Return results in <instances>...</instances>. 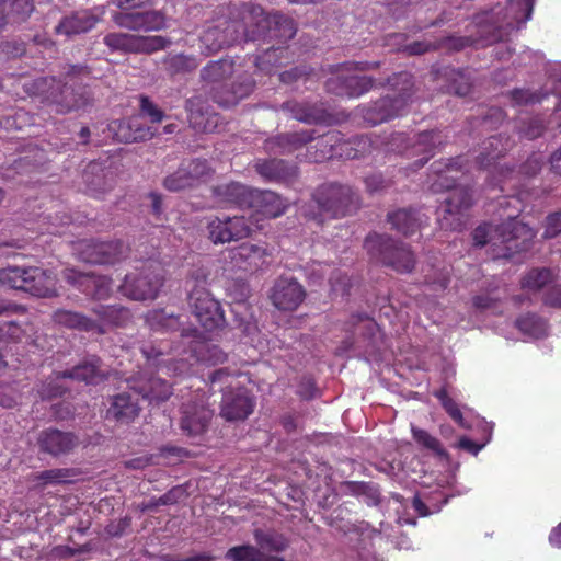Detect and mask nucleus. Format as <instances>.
<instances>
[{"label":"nucleus","instance_id":"4","mask_svg":"<svg viewBox=\"0 0 561 561\" xmlns=\"http://www.w3.org/2000/svg\"><path fill=\"white\" fill-rule=\"evenodd\" d=\"M202 81L215 85L218 84L222 89H228L227 94L220 95L216 93L214 99L221 106H230L239 100L249 95L252 91L254 81L248 75L241 73L239 67L232 59H220L210 61L201 70Z\"/></svg>","mask_w":561,"mask_h":561},{"label":"nucleus","instance_id":"27","mask_svg":"<svg viewBox=\"0 0 561 561\" xmlns=\"http://www.w3.org/2000/svg\"><path fill=\"white\" fill-rule=\"evenodd\" d=\"M251 191L252 188L238 182L220 184L213 188L214 203L219 207L236 205L247 208Z\"/></svg>","mask_w":561,"mask_h":561},{"label":"nucleus","instance_id":"28","mask_svg":"<svg viewBox=\"0 0 561 561\" xmlns=\"http://www.w3.org/2000/svg\"><path fill=\"white\" fill-rule=\"evenodd\" d=\"M111 128L115 130L116 139L122 142L145 141L157 133L156 128L142 125L138 117L114 122Z\"/></svg>","mask_w":561,"mask_h":561},{"label":"nucleus","instance_id":"60","mask_svg":"<svg viewBox=\"0 0 561 561\" xmlns=\"http://www.w3.org/2000/svg\"><path fill=\"white\" fill-rule=\"evenodd\" d=\"M140 110L141 113L147 115L152 123H159L163 118V112L147 96L140 98Z\"/></svg>","mask_w":561,"mask_h":561},{"label":"nucleus","instance_id":"23","mask_svg":"<svg viewBox=\"0 0 561 561\" xmlns=\"http://www.w3.org/2000/svg\"><path fill=\"white\" fill-rule=\"evenodd\" d=\"M127 386L149 401L159 403L168 400L172 394V386L161 378L148 377L146 374H138L128 378Z\"/></svg>","mask_w":561,"mask_h":561},{"label":"nucleus","instance_id":"12","mask_svg":"<svg viewBox=\"0 0 561 561\" xmlns=\"http://www.w3.org/2000/svg\"><path fill=\"white\" fill-rule=\"evenodd\" d=\"M313 201L321 216L327 218L347 216L358 205V197L350 186L335 183L319 186L313 193Z\"/></svg>","mask_w":561,"mask_h":561},{"label":"nucleus","instance_id":"13","mask_svg":"<svg viewBox=\"0 0 561 561\" xmlns=\"http://www.w3.org/2000/svg\"><path fill=\"white\" fill-rule=\"evenodd\" d=\"M364 245L373 257L399 273H409L414 267L415 260L410 249L399 245L389 237L369 234Z\"/></svg>","mask_w":561,"mask_h":561},{"label":"nucleus","instance_id":"17","mask_svg":"<svg viewBox=\"0 0 561 561\" xmlns=\"http://www.w3.org/2000/svg\"><path fill=\"white\" fill-rule=\"evenodd\" d=\"M188 300L197 322L205 332H213L224 325L225 318L220 305L207 289H192Z\"/></svg>","mask_w":561,"mask_h":561},{"label":"nucleus","instance_id":"11","mask_svg":"<svg viewBox=\"0 0 561 561\" xmlns=\"http://www.w3.org/2000/svg\"><path fill=\"white\" fill-rule=\"evenodd\" d=\"M164 285V270L157 261H148L140 271L127 274L119 289L129 299L144 301L158 297Z\"/></svg>","mask_w":561,"mask_h":561},{"label":"nucleus","instance_id":"31","mask_svg":"<svg viewBox=\"0 0 561 561\" xmlns=\"http://www.w3.org/2000/svg\"><path fill=\"white\" fill-rule=\"evenodd\" d=\"M282 110L290 113L295 119L308 124L322 123L328 117L323 104L288 101L282 105Z\"/></svg>","mask_w":561,"mask_h":561},{"label":"nucleus","instance_id":"64","mask_svg":"<svg viewBox=\"0 0 561 561\" xmlns=\"http://www.w3.org/2000/svg\"><path fill=\"white\" fill-rule=\"evenodd\" d=\"M542 301L548 306L561 307V284L550 286L545 293Z\"/></svg>","mask_w":561,"mask_h":561},{"label":"nucleus","instance_id":"46","mask_svg":"<svg viewBox=\"0 0 561 561\" xmlns=\"http://www.w3.org/2000/svg\"><path fill=\"white\" fill-rule=\"evenodd\" d=\"M517 328L526 335L535 339L547 334V322L535 314H527L516 321Z\"/></svg>","mask_w":561,"mask_h":561},{"label":"nucleus","instance_id":"44","mask_svg":"<svg viewBox=\"0 0 561 561\" xmlns=\"http://www.w3.org/2000/svg\"><path fill=\"white\" fill-rule=\"evenodd\" d=\"M254 538L257 545L267 551L279 552L285 550L288 546V541L284 535L276 531H264L262 529H255Z\"/></svg>","mask_w":561,"mask_h":561},{"label":"nucleus","instance_id":"1","mask_svg":"<svg viewBox=\"0 0 561 561\" xmlns=\"http://www.w3.org/2000/svg\"><path fill=\"white\" fill-rule=\"evenodd\" d=\"M296 34L293 19L279 13L265 14L253 3L229 9L228 18H217L201 36L202 51L206 56L241 41H273L285 43Z\"/></svg>","mask_w":561,"mask_h":561},{"label":"nucleus","instance_id":"9","mask_svg":"<svg viewBox=\"0 0 561 561\" xmlns=\"http://www.w3.org/2000/svg\"><path fill=\"white\" fill-rule=\"evenodd\" d=\"M319 149L311 154L309 159L314 162L330 159L333 157H344L346 159H357L370 153L373 148L377 147V139L374 140L368 135L344 140L340 133L329 131L323 135L318 141Z\"/></svg>","mask_w":561,"mask_h":561},{"label":"nucleus","instance_id":"39","mask_svg":"<svg viewBox=\"0 0 561 561\" xmlns=\"http://www.w3.org/2000/svg\"><path fill=\"white\" fill-rule=\"evenodd\" d=\"M100 323L98 332H104V325H123L129 319V311L121 306H99L94 309Z\"/></svg>","mask_w":561,"mask_h":561},{"label":"nucleus","instance_id":"41","mask_svg":"<svg viewBox=\"0 0 561 561\" xmlns=\"http://www.w3.org/2000/svg\"><path fill=\"white\" fill-rule=\"evenodd\" d=\"M57 324L64 325L70 329H78L83 331H93L99 328L96 321L87 318L85 316L69 311V310H57L53 317Z\"/></svg>","mask_w":561,"mask_h":561},{"label":"nucleus","instance_id":"38","mask_svg":"<svg viewBox=\"0 0 561 561\" xmlns=\"http://www.w3.org/2000/svg\"><path fill=\"white\" fill-rule=\"evenodd\" d=\"M34 10L32 0H0V31L8 19L13 21L26 19Z\"/></svg>","mask_w":561,"mask_h":561},{"label":"nucleus","instance_id":"36","mask_svg":"<svg viewBox=\"0 0 561 561\" xmlns=\"http://www.w3.org/2000/svg\"><path fill=\"white\" fill-rule=\"evenodd\" d=\"M557 272L549 267H534L525 273L520 279L523 290L531 294L540 293L557 279Z\"/></svg>","mask_w":561,"mask_h":561},{"label":"nucleus","instance_id":"54","mask_svg":"<svg viewBox=\"0 0 561 561\" xmlns=\"http://www.w3.org/2000/svg\"><path fill=\"white\" fill-rule=\"evenodd\" d=\"M191 186L194 185L190 174L182 164L173 174L167 176L164 180V187L172 192L181 191Z\"/></svg>","mask_w":561,"mask_h":561},{"label":"nucleus","instance_id":"52","mask_svg":"<svg viewBox=\"0 0 561 561\" xmlns=\"http://www.w3.org/2000/svg\"><path fill=\"white\" fill-rule=\"evenodd\" d=\"M25 337V342L36 343V340L27 335L26 329H21L14 322L0 323V339L5 341L21 342Z\"/></svg>","mask_w":561,"mask_h":561},{"label":"nucleus","instance_id":"63","mask_svg":"<svg viewBox=\"0 0 561 561\" xmlns=\"http://www.w3.org/2000/svg\"><path fill=\"white\" fill-rule=\"evenodd\" d=\"M451 73L456 77V78H454V84L451 87L454 92L461 96L467 95L471 89V84H470L469 80L466 79V77L462 72H455L453 70Z\"/></svg>","mask_w":561,"mask_h":561},{"label":"nucleus","instance_id":"16","mask_svg":"<svg viewBox=\"0 0 561 561\" xmlns=\"http://www.w3.org/2000/svg\"><path fill=\"white\" fill-rule=\"evenodd\" d=\"M103 43L112 51L152 54L167 48L171 44V41L160 35L141 36L113 32L104 36Z\"/></svg>","mask_w":561,"mask_h":561},{"label":"nucleus","instance_id":"37","mask_svg":"<svg viewBox=\"0 0 561 561\" xmlns=\"http://www.w3.org/2000/svg\"><path fill=\"white\" fill-rule=\"evenodd\" d=\"M70 81L71 80L69 78H67V81L61 89H60V87H57V90H60L59 94L55 93V91H51V92L45 91L44 85H47V83H48V79H46V78H41V79L36 80L35 84L37 87L38 92L48 93L47 98H51V102L56 103L58 112L65 113V112L71 111L73 108H79L80 106H82L84 104V102L80 99L71 98V100H68V96L71 94V91H70V88H68L67 85L70 83Z\"/></svg>","mask_w":561,"mask_h":561},{"label":"nucleus","instance_id":"2","mask_svg":"<svg viewBox=\"0 0 561 561\" xmlns=\"http://www.w3.org/2000/svg\"><path fill=\"white\" fill-rule=\"evenodd\" d=\"M468 160L463 157L448 159L447 161H437L432 168L437 174V180L432 184L435 192L450 190V194L440 206L438 222L442 229L460 230L466 224L465 210L472 203V196L469 188L465 186H455L457 174L466 169Z\"/></svg>","mask_w":561,"mask_h":561},{"label":"nucleus","instance_id":"42","mask_svg":"<svg viewBox=\"0 0 561 561\" xmlns=\"http://www.w3.org/2000/svg\"><path fill=\"white\" fill-rule=\"evenodd\" d=\"M163 65L170 75L175 76L194 71L198 67L199 61L194 56L176 54L168 55L163 59Z\"/></svg>","mask_w":561,"mask_h":561},{"label":"nucleus","instance_id":"45","mask_svg":"<svg viewBox=\"0 0 561 561\" xmlns=\"http://www.w3.org/2000/svg\"><path fill=\"white\" fill-rule=\"evenodd\" d=\"M287 54L286 47H271L266 49L262 55H260L256 60L255 65L256 68L263 72L271 73L272 70L276 67H279L283 65L280 61V58H283Z\"/></svg>","mask_w":561,"mask_h":561},{"label":"nucleus","instance_id":"21","mask_svg":"<svg viewBox=\"0 0 561 561\" xmlns=\"http://www.w3.org/2000/svg\"><path fill=\"white\" fill-rule=\"evenodd\" d=\"M64 277L69 284L96 300L108 298L113 289L112 280L106 276H96L90 273H81L75 268H66Z\"/></svg>","mask_w":561,"mask_h":561},{"label":"nucleus","instance_id":"53","mask_svg":"<svg viewBox=\"0 0 561 561\" xmlns=\"http://www.w3.org/2000/svg\"><path fill=\"white\" fill-rule=\"evenodd\" d=\"M404 39L405 37L403 34H392L389 36V41H393L394 45H398V50L407 51L409 55H422L436 48V46L427 42H414L409 45H402V41Z\"/></svg>","mask_w":561,"mask_h":561},{"label":"nucleus","instance_id":"43","mask_svg":"<svg viewBox=\"0 0 561 561\" xmlns=\"http://www.w3.org/2000/svg\"><path fill=\"white\" fill-rule=\"evenodd\" d=\"M351 331L355 337L376 341L380 336V329L376 321L365 314H356L351 319Z\"/></svg>","mask_w":561,"mask_h":561},{"label":"nucleus","instance_id":"26","mask_svg":"<svg viewBox=\"0 0 561 561\" xmlns=\"http://www.w3.org/2000/svg\"><path fill=\"white\" fill-rule=\"evenodd\" d=\"M273 305L279 310H295L305 299L302 286L293 278H279L272 291Z\"/></svg>","mask_w":561,"mask_h":561},{"label":"nucleus","instance_id":"10","mask_svg":"<svg viewBox=\"0 0 561 561\" xmlns=\"http://www.w3.org/2000/svg\"><path fill=\"white\" fill-rule=\"evenodd\" d=\"M100 364V358L92 356L71 370L55 373L38 390L39 397L50 399L61 396L69 382L73 380L83 381L87 385H98L105 378V373L101 369Z\"/></svg>","mask_w":561,"mask_h":561},{"label":"nucleus","instance_id":"35","mask_svg":"<svg viewBox=\"0 0 561 561\" xmlns=\"http://www.w3.org/2000/svg\"><path fill=\"white\" fill-rule=\"evenodd\" d=\"M427 219V216L413 209H399L388 215L392 228L405 236L414 233Z\"/></svg>","mask_w":561,"mask_h":561},{"label":"nucleus","instance_id":"50","mask_svg":"<svg viewBox=\"0 0 561 561\" xmlns=\"http://www.w3.org/2000/svg\"><path fill=\"white\" fill-rule=\"evenodd\" d=\"M237 255L240 259L249 261V264L259 266L261 263H264V256L267 255V250L259 244L243 243L238 248Z\"/></svg>","mask_w":561,"mask_h":561},{"label":"nucleus","instance_id":"55","mask_svg":"<svg viewBox=\"0 0 561 561\" xmlns=\"http://www.w3.org/2000/svg\"><path fill=\"white\" fill-rule=\"evenodd\" d=\"M71 471L68 469H50L41 472L36 479L42 481L43 485L60 484L70 481Z\"/></svg>","mask_w":561,"mask_h":561},{"label":"nucleus","instance_id":"51","mask_svg":"<svg viewBox=\"0 0 561 561\" xmlns=\"http://www.w3.org/2000/svg\"><path fill=\"white\" fill-rule=\"evenodd\" d=\"M412 437L423 448H426L437 455H443L444 449L439 440L431 435L427 431L419 428L414 425L411 426Z\"/></svg>","mask_w":561,"mask_h":561},{"label":"nucleus","instance_id":"15","mask_svg":"<svg viewBox=\"0 0 561 561\" xmlns=\"http://www.w3.org/2000/svg\"><path fill=\"white\" fill-rule=\"evenodd\" d=\"M535 0H506L505 8L499 2L491 10L489 21L497 32L494 37L502 39L512 31L520 28L530 18Z\"/></svg>","mask_w":561,"mask_h":561},{"label":"nucleus","instance_id":"32","mask_svg":"<svg viewBox=\"0 0 561 561\" xmlns=\"http://www.w3.org/2000/svg\"><path fill=\"white\" fill-rule=\"evenodd\" d=\"M139 405L127 392H122L112 398L107 410V417L118 423L127 424L135 420L139 413Z\"/></svg>","mask_w":561,"mask_h":561},{"label":"nucleus","instance_id":"34","mask_svg":"<svg viewBox=\"0 0 561 561\" xmlns=\"http://www.w3.org/2000/svg\"><path fill=\"white\" fill-rule=\"evenodd\" d=\"M255 170L263 179L275 182L288 181L297 173L296 167L278 159L259 160Z\"/></svg>","mask_w":561,"mask_h":561},{"label":"nucleus","instance_id":"48","mask_svg":"<svg viewBox=\"0 0 561 561\" xmlns=\"http://www.w3.org/2000/svg\"><path fill=\"white\" fill-rule=\"evenodd\" d=\"M226 558L232 561H284L280 558L263 559L259 549L253 546L244 545L230 548Z\"/></svg>","mask_w":561,"mask_h":561},{"label":"nucleus","instance_id":"57","mask_svg":"<svg viewBox=\"0 0 561 561\" xmlns=\"http://www.w3.org/2000/svg\"><path fill=\"white\" fill-rule=\"evenodd\" d=\"M141 30L145 32L159 31L165 26L164 14L160 11L141 12Z\"/></svg>","mask_w":561,"mask_h":561},{"label":"nucleus","instance_id":"8","mask_svg":"<svg viewBox=\"0 0 561 561\" xmlns=\"http://www.w3.org/2000/svg\"><path fill=\"white\" fill-rule=\"evenodd\" d=\"M494 232L503 243L507 251H526L530 241L535 238L536 232L526 224L516 218H508L507 221L497 226L495 229L489 224L477 227L473 231V241L476 245L483 247L489 241H493Z\"/></svg>","mask_w":561,"mask_h":561},{"label":"nucleus","instance_id":"56","mask_svg":"<svg viewBox=\"0 0 561 561\" xmlns=\"http://www.w3.org/2000/svg\"><path fill=\"white\" fill-rule=\"evenodd\" d=\"M115 24L119 27L142 31L141 30V12H122L116 13L113 18Z\"/></svg>","mask_w":561,"mask_h":561},{"label":"nucleus","instance_id":"49","mask_svg":"<svg viewBox=\"0 0 561 561\" xmlns=\"http://www.w3.org/2000/svg\"><path fill=\"white\" fill-rule=\"evenodd\" d=\"M182 165L190 174L193 185L206 181L213 174V170L206 160L194 159L183 162Z\"/></svg>","mask_w":561,"mask_h":561},{"label":"nucleus","instance_id":"62","mask_svg":"<svg viewBox=\"0 0 561 561\" xmlns=\"http://www.w3.org/2000/svg\"><path fill=\"white\" fill-rule=\"evenodd\" d=\"M561 232V211L547 217L545 237L554 238Z\"/></svg>","mask_w":561,"mask_h":561},{"label":"nucleus","instance_id":"24","mask_svg":"<svg viewBox=\"0 0 561 561\" xmlns=\"http://www.w3.org/2000/svg\"><path fill=\"white\" fill-rule=\"evenodd\" d=\"M254 409L253 399L244 388L225 390L222 394L220 414L227 421L247 419Z\"/></svg>","mask_w":561,"mask_h":561},{"label":"nucleus","instance_id":"61","mask_svg":"<svg viewBox=\"0 0 561 561\" xmlns=\"http://www.w3.org/2000/svg\"><path fill=\"white\" fill-rule=\"evenodd\" d=\"M330 268L331 266L327 263L313 262L307 267L306 275L310 283L317 284L324 278Z\"/></svg>","mask_w":561,"mask_h":561},{"label":"nucleus","instance_id":"47","mask_svg":"<svg viewBox=\"0 0 561 561\" xmlns=\"http://www.w3.org/2000/svg\"><path fill=\"white\" fill-rule=\"evenodd\" d=\"M484 150H486V152H481L477 160V164L480 168H489L495 164V160L503 154L506 147H504L501 137L493 136L489 138Z\"/></svg>","mask_w":561,"mask_h":561},{"label":"nucleus","instance_id":"25","mask_svg":"<svg viewBox=\"0 0 561 561\" xmlns=\"http://www.w3.org/2000/svg\"><path fill=\"white\" fill-rule=\"evenodd\" d=\"M247 208L253 211V217L276 218L285 213L287 203L272 191L252 188Z\"/></svg>","mask_w":561,"mask_h":561},{"label":"nucleus","instance_id":"40","mask_svg":"<svg viewBox=\"0 0 561 561\" xmlns=\"http://www.w3.org/2000/svg\"><path fill=\"white\" fill-rule=\"evenodd\" d=\"M146 323L152 332L164 333L180 329V320L164 310H151L146 314Z\"/></svg>","mask_w":561,"mask_h":561},{"label":"nucleus","instance_id":"33","mask_svg":"<svg viewBox=\"0 0 561 561\" xmlns=\"http://www.w3.org/2000/svg\"><path fill=\"white\" fill-rule=\"evenodd\" d=\"M314 139L312 130L282 134L267 141L268 150L284 154L293 152Z\"/></svg>","mask_w":561,"mask_h":561},{"label":"nucleus","instance_id":"22","mask_svg":"<svg viewBox=\"0 0 561 561\" xmlns=\"http://www.w3.org/2000/svg\"><path fill=\"white\" fill-rule=\"evenodd\" d=\"M103 14L104 9L102 7L75 11L60 20L55 27V33L66 37L87 33L96 25Z\"/></svg>","mask_w":561,"mask_h":561},{"label":"nucleus","instance_id":"5","mask_svg":"<svg viewBox=\"0 0 561 561\" xmlns=\"http://www.w3.org/2000/svg\"><path fill=\"white\" fill-rule=\"evenodd\" d=\"M0 284L36 297L57 295L56 276L37 266H8L0 271Z\"/></svg>","mask_w":561,"mask_h":561},{"label":"nucleus","instance_id":"20","mask_svg":"<svg viewBox=\"0 0 561 561\" xmlns=\"http://www.w3.org/2000/svg\"><path fill=\"white\" fill-rule=\"evenodd\" d=\"M207 230L209 239L218 244L247 238L252 231V226L243 216H225L210 219Z\"/></svg>","mask_w":561,"mask_h":561},{"label":"nucleus","instance_id":"6","mask_svg":"<svg viewBox=\"0 0 561 561\" xmlns=\"http://www.w3.org/2000/svg\"><path fill=\"white\" fill-rule=\"evenodd\" d=\"M393 95L376 101L366 112L365 119L377 125L402 115L413 94V78L409 72H400L389 80Z\"/></svg>","mask_w":561,"mask_h":561},{"label":"nucleus","instance_id":"30","mask_svg":"<svg viewBox=\"0 0 561 561\" xmlns=\"http://www.w3.org/2000/svg\"><path fill=\"white\" fill-rule=\"evenodd\" d=\"M38 442L44 451L54 456L67 454L77 445V438L72 434L58 430L44 431Z\"/></svg>","mask_w":561,"mask_h":561},{"label":"nucleus","instance_id":"14","mask_svg":"<svg viewBox=\"0 0 561 561\" xmlns=\"http://www.w3.org/2000/svg\"><path fill=\"white\" fill-rule=\"evenodd\" d=\"M442 145V136L438 131H424L413 137L398 133L391 136L388 142L389 149L409 158L417 157L414 162L416 169L422 168Z\"/></svg>","mask_w":561,"mask_h":561},{"label":"nucleus","instance_id":"7","mask_svg":"<svg viewBox=\"0 0 561 561\" xmlns=\"http://www.w3.org/2000/svg\"><path fill=\"white\" fill-rule=\"evenodd\" d=\"M377 67L376 62L348 61L335 67L334 73L325 82L328 92L347 98H358L373 87V79L357 72Z\"/></svg>","mask_w":561,"mask_h":561},{"label":"nucleus","instance_id":"18","mask_svg":"<svg viewBox=\"0 0 561 561\" xmlns=\"http://www.w3.org/2000/svg\"><path fill=\"white\" fill-rule=\"evenodd\" d=\"M180 427L187 436L202 435L211 419L213 412L208 409L204 393H196L193 400L182 405Z\"/></svg>","mask_w":561,"mask_h":561},{"label":"nucleus","instance_id":"29","mask_svg":"<svg viewBox=\"0 0 561 561\" xmlns=\"http://www.w3.org/2000/svg\"><path fill=\"white\" fill-rule=\"evenodd\" d=\"M203 100L201 96H194L187 100L186 110L188 112V123L201 133H211L218 124V116L203 110Z\"/></svg>","mask_w":561,"mask_h":561},{"label":"nucleus","instance_id":"59","mask_svg":"<svg viewBox=\"0 0 561 561\" xmlns=\"http://www.w3.org/2000/svg\"><path fill=\"white\" fill-rule=\"evenodd\" d=\"M543 99V94L533 92L526 89H518L512 92V100L515 104H535L540 102Z\"/></svg>","mask_w":561,"mask_h":561},{"label":"nucleus","instance_id":"3","mask_svg":"<svg viewBox=\"0 0 561 561\" xmlns=\"http://www.w3.org/2000/svg\"><path fill=\"white\" fill-rule=\"evenodd\" d=\"M193 332L194 339L190 342V357L179 358L175 363H171L170 359H160V357L164 356V350L161 345L158 347L145 345L141 347V353L149 363L158 367L159 371H164L169 376L190 374L192 367V363L188 362L190 358L210 366L226 360L227 355L217 345L201 340L202 333H198L196 329Z\"/></svg>","mask_w":561,"mask_h":561},{"label":"nucleus","instance_id":"19","mask_svg":"<svg viewBox=\"0 0 561 561\" xmlns=\"http://www.w3.org/2000/svg\"><path fill=\"white\" fill-rule=\"evenodd\" d=\"M76 250L79 259L90 264H114L126 252V248L121 241L82 240L77 243Z\"/></svg>","mask_w":561,"mask_h":561},{"label":"nucleus","instance_id":"58","mask_svg":"<svg viewBox=\"0 0 561 561\" xmlns=\"http://www.w3.org/2000/svg\"><path fill=\"white\" fill-rule=\"evenodd\" d=\"M437 398L439 399L442 405L446 410V412L450 415V417L457 422L461 427H467L468 425L465 423L461 411L459 410L457 403L447 396L446 391H440L437 393Z\"/></svg>","mask_w":561,"mask_h":561}]
</instances>
